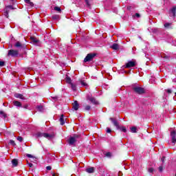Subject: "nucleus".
I'll list each match as a JSON object with an SVG mask.
<instances>
[{"mask_svg": "<svg viewBox=\"0 0 176 176\" xmlns=\"http://www.w3.org/2000/svg\"><path fill=\"white\" fill-rule=\"evenodd\" d=\"M113 125L118 129V130H120V131H123V133H126L127 129L126 126H119V122L115 118H110Z\"/></svg>", "mask_w": 176, "mask_h": 176, "instance_id": "nucleus-1", "label": "nucleus"}, {"mask_svg": "<svg viewBox=\"0 0 176 176\" xmlns=\"http://www.w3.org/2000/svg\"><path fill=\"white\" fill-rule=\"evenodd\" d=\"M133 90L137 94H144L145 93V89L137 85L133 87Z\"/></svg>", "mask_w": 176, "mask_h": 176, "instance_id": "nucleus-2", "label": "nucleus"}, {"mask_svg": "<svg viewBox=\"0 0 176 176\" xmlns=\"http://www.w3.org/2000/svg\"><path fill=\"white\" fill-rule=\"evenodd\" d=\"M13 6H6L4 10H3V14L7 19L9 18V12L10 10H13Z\"/></svg>", "mask_w": 176, "mask_h": 176, "instance_id": "nucleus-3", "label": "nucleus"}, {"mask_svg": "<svg viewBox=\"0 0 176 176\" xmlns=\"http://www.w3.org/2000/svg\"><path fill=\"white\" fill-rule=\"evenodd\" d=\"M36 135L38 137H45V138H47V140H52V138H53V137H54V135L49 134L47 133H37Z\"/></svg>", "mask_w": 176, "mask_h": 176, "instance_id": "nucleus-4", "label": "nucleus"}, {"mask_svg": "<svg viewBox=\"0 0 176 176\" xmlns=\"http://www.w3.org/2000/svg\"><path fill=\"white\" fill-rule=\"evenodd\" d=\"M94 57H96V54H88L84 59V63L92 61L93 58H94Z\"/></svg>", "mask_w": 176, "mask_h": 176, "instance_id": "nucleus-5", "label": "nucleus"}, {"mask_svg": "<svg viewBox=\"0 0 176 176\" xmlns=\"http://www.w3.org/2000/svg\"><path fill=\"white\" fill-rule=\"evenodd\" d=\"M8 56L17 57L19 56V51L16 50H10L8 54Z\"/></svg>", "mask_w": 176, "mask_h": 176, "instance_id": "nucleus-6", "label": "nucleus"}, {"mask_svg": "<svg viewBox=\"0 0 176 176\" xmlns=\"http://www.w3.org/2000/svg\"><path fill=\"white\" fill-rule=\"evenodd\" d=\"M133 67H135V61L131 60L126 64L125 68H131Z\"/></svg>", "mask_w": 176, "mask_h": 176, "instance_id": "nucleus-7", "label": "nucleus"}, {"mask_svg": "<svg viewBox=\"0 0 176 176\" xmlns=\"http://www.w3.org/2000/svg\"><path fill=\"white\" fill-rule=\"evenodd\" d=\"M170 137L172 139L173 144H175L176 143V132H175V131H173L170 132Z\"/></svg>", "mask_w": 176, "mask_h": 176, "instance_id": "nucleus-8", "label": "nucleus"}, {"mask_svg": "<svg viewBox=\"0 0 176 176\" xmlns=\"http://www.w3.org/2000/svg\"><path fill=\"white\" fill-rule=\"evenodd\" d=\"M87 100H89V101H91L92 104H98V102L96 100V98H94L92 96H87Z\"/></svg>", "mask_w": 176, "mask_h": 176, "instance_id": "nucleus-9", "label": "nucleus"}, {"mask_svg": "<svg viewBox=\"0 0 176 176\" xmlns=\"http://www.w3.org/2000/svg\"><path fill=\"white\" fill-rule=\"evenodd\" d=\"M76 142V138L75 137H72L68 140L69 145H74V144H75Z\"/></svg>", "mask_w": 176, "mask_h": 176, "instance_id": "nucleus-10", "label": "nucleus"}, {"mask_svg": "<svg viewBox=\"0 0 176 176\" xmlns=\"http://www.w3.org/2000/svg\"><path fill=\"white\" fill-rule=\"evenodd\" d=\"M73 105V109H74V111H78V109H79V103H78V101H74V102L72 104Z\"/></svg>", "mask_w": 176, "mask_h": 176, "instance_id": "nucleus-11", "label": "nucleus"}, {"mask_svg": "<svg viewBox=\"0 0 176 176\" xmlns=\"http://www.w3.org/2000/svg\"><path fill=\"white\" fill-rule=\"evenodd\" d=\"M30 41L31 43H33V45H36L38 42H39V41L35 37H30Z\"/></svg>", "mask_w": 176, "mask_h": 176, "instance_id": "nucleus-12", "label": "nucleus"}, {"mask_svg": "<svg viewBox=\"0 0 176 176\" xmlns=\"http://www.w3.org/2000/svg\"><path fill=\"white\" fill-rule=\"evenodd\" d=\"M14 46V47H21V49H23V47H24V44H21L20 41H17Z\"/></svg>", "mask_w": 176, "mask_h": 176, "instance_id": "nucleus-13", "label": "nucleus"}, {"mask_svg": "<svg viewBox=\"0 0 176 176\" xmlns=\"http://www.w3.org/2000/svg\"><path fill=\"white\" fill-rule=\"evenodd\" d=\"M111 48L113 49V50H118L119 49V45L116 43H113L111 46Z\"/></svg>", "mask_w": 176, "mask_h": 176, "instance_id": "nucleus-14", "label": "nucleus"}, {"mask_svg": "<svg viewBox=\"0 0 176 176\" xmlns=\"http://www.w3.org/2000/svg\"><path fill=\"white\" fill-rule=\"evenodd\" d=\"M87 173H89V174H91V173H94V168L90 167L86 169Z\"/></svg>", "mask_w": 176, "mask_h": 176, "instance_id": "nucleus-15", "label": "nucleus"}, {"mask_svg": "<svg viewBox=\"0 0 176 176\" xmlns=\"http://www.w3.org/2000/svg\"><path fill=\"white\" fill-rule=\"evenodd\" d=\"M175 10H176V7H173V8L170 10V13L173 17H175Z\"/></svg>", "mask_w": 176, "mask_h": 176, "instance_id": "nucleus-16", "label": "nucleus"}, {"mask_svg": "<svg viewBox=\"0 0 176 176\" xmlns=\"http://www.w3.org/2000/svg\"><path fill=\"white\" fill-rule=\"evenodd\" d=\"M16 98H20L21 100H24V96L20 94H15Z\"/></svg>", "mask_w": 176, "mask_h": 176, "instance_id": "nucleus-17", "label": "nucleus"}, {"mask_svg": "<svg viewBox=\"0 0 176 176\" xmlns=\"http://www.w3.org/2000/svg\"><path fill=\"white\" fill-rule=\"evenodd\" d=\"M60 124L63 126V124H64L65 123V122H64V115H61L60 116Z\"/></svg>", "mask_w": 176, "mask_h": 176, "instance_id": "nucleus-18", "label": "nucleus"}, {"mask_svg": "<svg viewBox=\"0 0 176 176\" xmlns=\"http://www.w3.org/2000/svg\"><path fill=\"white\" fill-rule=\"evenodd\" d=\"M13 104L15 105V107H21V102L19 101H14Z\"/></svg>", "mask_w": 176, "mask_h": 176, "instance_id": "nucleus-19", "label": "nucleus"}, {"mask_svg": "<svg viewBox=\"0 0 176 176\" xmlns=\"http://www.w3.org/2000/svg\"><path fill=\"white\" fill-rule=\"evenodd\" d=\"M54 10H56V12L61 13V8H60V7H58V6L54 7Z\"/></svg>", "mask_w": 176, "mask_h": 176, "instance_id": "nucleus-20", "label": "nucleus"}, {"mask_svg": "<svg viewBox=\"0 0 176 176\" xmlns=\"http://www.w3.org/2000/svg\"><path fill=\"white\" fill-rule=\"evenodd\" d=\"M27 157H30V159H32L33 160H34V162H36V158L34 157V156L31 154H28Z\"/></svg>", "mask_w": 176, "mask_h": 176, "instance_id": "nucleus-21", "label": "nucleus"}, {"mask_svg": "<svg viewBox=\"0 0 176 176\" xmlns=\"http://www.w3.org/2000/svg\"><path fill=\"white\" fill-rule=\"evenodd\" d=\"M12 163L13 166H17L19 162L16 159H14L12 160Z\"/></svg>", "mask_w": 176, "mask_h": 176, "instance_id": "nucleus-22", "label": "nucleus"}, {"mask_svg": "<svg viewBox=\"0 0 176 176\" xmlns=\"http://www.w3.org/2000/svg\"><path fill=\"white\" fill-rule=\"evenodd\" d=\"M25 2L30 5V6H34V3L31 2L30 0H25Z\"/></svg>", "mask_w": 176, "mask_h": 176, "instance_id": "nucleus-23", "label": "nucleus"}, {"mask_svg": "<svg viewBox=\"0 0 176 176\" xmlns=\"http://www.w3.org/2000/svg\"><path fill=\"white\" fill-rule=\"evenodd\" d=\"M172 24L173 23H166L164 25L165 28H170V27H171Z\"/></svg>", "mask_w": 176, "mask_h": 176, "instance_id": "nucleus-24", "label": "nucleus"}, {"mask_svg": "<svg viewBox=\"0 0 176 176\" xmlns=\"http://www.w3.org/2000/svg\"><path fill=\"white\" fill-rule=\"evenodd\" d=\"M71 87L74 91H76V85L74 83H71Z\"/></svg>", "mask_w": 176, "mask_h": 176, "instance_id": "nucleus-25", "label": "nucleus"}, {"mask_svg": "<svg viewBox=\"0 0 176 176\" xmlns=\"http://www.w3.org/2000/svg\"><path fill=\"white\" fill-rule=\"evenodd\" d=\"M131 133H137V127L133 126L131 128Z\"/></svg>", "mask_w": 176, "mask_h": 176, "instance_id": "nucleus-26", "label": "nucleus"}, {"mask_svg": "<svg viewBox=\"0 0 176 176\" xmlns=\"http://www.w3.org/2000/svg\"><path fill=\"white\" fill-rule=\"evenodd\" d=\"M53 20H58L60 19V16L58 15H54L52 16Z\"/></svg>", "mask_w": 176, "mask_h": 176, "instance_id": "nucleus-27", "label": "nucleus"}, {"mask_svg": "<svg viewBox=\"0 0 176 176\" xmlns=\"http://www.w3.org/2000/svg\"><path fill=\"white\" fill-rule=\"evenodd\" d=\"M0 116L1 118H4V119L6 118V114L3 111H0Z\"/></svg>", "mask_w": 176, "mask_h": 176, "instance_id": "nucleus-28", "label": "nucleus"}, {"mask_svg": "<svg viewBox=\"0 0 176 176\" xmlns=\"http://www.w3.org/2000/svg\"><path fill=\"white\" fill-rule=\"evenodd\" d=\"M66 82H67V83H69L70 85H71V83H72V82H71V78H69V77H67Z\"/></svg>", "mask_w": 176, "mask_h": 176, "instance_id": "nucleus-29", "label": "nucleus"}, {"mask_svg": "<svg viewBox=\"0 0 176 176\" xmlns=\"http://www.w3.org/2000/svg\"><path fill=\"white\" fill-rule=\"evenodd\" d=\"M17 140L19 141V142H23V138L21 136H18Z\"/></svg>", "mask_w": 176, "mask_h": 176, "instance_id": "nucleus-30", "label": "nucleus"}, {"mask_svg": "<svg viewBox=\"0 0 176 176\" xmlns=\"http://www.w3.org/2000/svg\"><path fill=\"white\" fill-rule=\"evenodd\" d=\"M10 144L12 145V146H14L16 145L14 140H10Z\"/></svg>", "mask_w": 176, "mask_h": 176, "instance_id": "nucleus-31", "label": "nucleus"}, {"mask_svg": "<svg viewBox=\"0 0 176 176\" xmlns=\"http://www.w3.org/2000/svg\"><path fill=\"white\" fill-rule=\"evenodd\" d=\"M80 83H81L82 86H87V84L83 80H81Z\"/></svg>", "mask_w": 176, "mask_h": 176, "instance_id": "nucleus-32", "label": "nucleus"}, {"mask_svg": "<svg viewBox=\"0 0 176 176\" xmlns=\"http://www.w3.org/2000/svg\"><path fill=\"white\" fill-rule=\"evenodd\" d=\"M111 155L112 154L111 153L108 152L105 154V156H107V157H111Z\"/></svg>", "mask_w": 176, "mask_h": 176, "instance_id": "nucleus-33", "label": "nucleus"}, {"mask_svg": "<svg viewBox=\"0 0 176 176\" xmlns=\"http://www.w3.org/2000/svg\"><path fill=\"white\" fill-rule=\"evenodd\" d=\"M85 111H90V106L87 105L85 107Z\"/></svg>", "mask_w": 176, "mask_h": 176, "instance_id": "nucleus-34", "label": "nucleus"}, {"mask_svg": "<svg viewBox=\"0 0 176 176\" xmlns=\"http://www.w3.org/2000/svg\"><path fill=\"white\" fill-rule=\"evenodd\" d=\"M3 65H5V62L0 61V67H3Z\"/></svg>", "mask_w": 176, "mask_h": 176, "instance_id": "nucleus-35", "label": "nucleus"}, {"mask_svg": "<svg viewBox=\"0 0 176 176\" xmlns=\"http://www.w3.org/2000/svg\"><path fill=\"white\" fill-rule=\"evenodd\" d=\"M148 173H153V168H149Z\"/></svg>", "mask_w": 176, "mask_h": 176, "instance_id": "nucleus-36", "label": "nucleus"}, {"mask_svg": "<svg viewBox=\"0 0 176 176\" xmlns=\"http://www.w3.org/2000/svg\"><path fill=\"white\" fill-rule=\"evenodd\" d=\"M159 171H160V173H162V171H163V166L159 167Z\"/></svg>", "mask_w": 176, "mask_h": 176, "instance_id": "nucleus-37", "label": "nucleus"}, {"mask_svg": "<svg viewBox=\"0 0 176 176\" xmlns=\"http://www.w3.org/2000/svg\"><path fill=\"white\" fill-rule=\"evenodd\" d=\"M86 3H87V6H90V3H89V0H85Z\"/></svg>", "mask_w": 176, "mask_h": 176, "instance_id": "nucleus-38", "label": "nucleus"}, {"mask_svg": "<svg viewBox=\"0 0 176 176\" xmlns=\"http://www.w3.org/2000/svg\"><path fill=\"white\" fill-rule=\"evenodd\" d=\"M112 131L109 128H107V133H111Z\"/></svg>", "mask_w": 176, "mask_h": 176, "instance_id": "nucleus-39", "label": "nucleus"}, {"mask_svg": "<svg viewBox=\"0 0 176 176\" xmlns=\"http://www.w3.org/2000/svg\"><path fill=\"white\" fill-rule=\"evenodd\" d=\"M46 169L48 170H52V166H48L46 167Z\"/></svg>", "mask_w": 176, "mask_h": 176, "instance_id": "nucleus-40", "label": "nucleus"}, {"mask_svg": "<svg viewBox=\"0 0 176 176\" xmlns=\"http://www.w3.org/2000/svg\"><path fill=\"white\" fill-rule=\"evenodd\" d=\"M165 159H166V157H162L161 160H162V163H164Z\"/></svg>", "mask_w": 176, "mask_h": 176, "instance_id": "nucleus-41", "label": "nucleus"}, {"mask_svg": "<svg viewBox=\"0 0 176 176\" xmlns=\"http://www.w3.org/2000/svg\"><path fill=\"white\" fill-rule=\"evenodd\" d=\"M166 91L168 93V94H171L172 93L171 89H167Z\"/></svg>", "mask_w": 176, "mask_h": 176, "instance_id": "nucleus-42", "label": "nucleus"}, {"mask_svg": "<svg viewBox=\"0 0 176 176\" xmlns=\"http://www.w3.org/2000/svg\"><path fill=\"white\" fill-rule=\"evenodd\" d=\"M135 17H140V14H138V13H136L135 14Z\"/></svg>", "mask_w": 176, "mask_h": 176, "instance_id": "nucleus-43", "label": "nucleus"}, {"mask_svg": "<svg viewBox=\"0 0 176 176\" xmlns=\"http://www.w3.org/2000/svg\"><path fill=\"white\" fill-rule=\"evenodd\" d=\"M28 164L30 167H32V166H34L32 163H28Z\"/></svg>", "mask_w": 176, "mask_h": 176, "instance_id": "nucleus-44", "label": "nucleus"}, {"mask_svg": "<svg viewBox=\"0 0 176 176\" xmlns=\"http://www.w3.org/2000/svg\"><path fill=\"white\" fill-rule=\"evenodd\" d=\"M52 176H58V173H52Z\"/></svg>", "mask_w": 176, "mask_h": 176, "instance_id": "nucleus-45", "label": "nucleus"}, {"mask_svg": "<svg viewBox=\"0 0 176 176\" xmlns=\"http://www.w3.org/2000/svg\"><path fill=\"white\" fill-rule=\"evenodd\" d=\"M43 109L42 106L38 107L39 111H41Z\"/></svg>", "mask_w": 176, "mask_h": 176, "instance_id": "nucleus-46", "label": "nucleus"}, {"mask_svg": "<svg viewBox=\"0 0 176 176\" xmlns=\"http://www.w3.org/2000/svg\"><path fill=\"white\" fill-rule=\"evenodd\" d=\"M30 162H34V160H31Z\"/></svg>", "mask_w": 176, "mask_h": 176, "instance_id": "nucleus-47", "label": "nucleus"}, {"mask_svg": "<svg viewBox=\"0 0 176 176\" xmlns=\"http://www.w3.org/2000/svg\"><path fill=\"white\" fill-rule=\"evenodd\" d=\"M175 96H176V92H175Z\"/></svg>", "mask_w": 176, "mask_h": 176, "instance_id": "nucleus-48", "label": "nucleus"}]
</instances>
